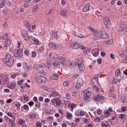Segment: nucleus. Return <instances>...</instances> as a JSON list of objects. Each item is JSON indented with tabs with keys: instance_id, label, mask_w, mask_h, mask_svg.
<instances>
[{
	"instance_id": "1",
	"label": "nucleus",
	"mask_w": 127,
	"mask_h": 127,
	"mask_svg": "<svg viewBox=\"0 0 127 127\" xmlns=\"http://www.w3.org/2000/svg\"><path fill=\"white\" fill-rule=\"evenodd\" d=\"M4 60L6 65L9 67L11 66L14 62V57L13 56H11L8 53L6 54Z\"/></svg>"
},
{
	"instance_id": "2",
	"label": "nucleus",
	"mask_w": 127,
	"mask_h": 127,
	"mask_svg": "<svg viewBox=\"0 0 127 127\" xmlns=\"http://www.w3.org/2000/svg\"><path fill=\"white\" fill-rule=\"evenodd\" d=\"M14 52L13 55L15 57H17L18 56L20 58L23 57V51L22 48L15 51Z\"/></svg>"
},
{
	"instance_id": "3",
	"label": "nucleus",
	"mask_w": 127,
	"mask_h": 127,
	"mask_svg": "<svg viewBox=\"0 0 127 127\" xmlns=\"http://www.w3.org/2000/svg\"><path fill=\"white\" fill-rule=\"evenodd\" d=\"M84 92V94L83 97L84 98L87 102L89 101L90 99L89 97L91 95L90 92L87 90H85Z\"/></svg>"
},
{
	"instance_id": "4",
	"label": "nucleus",
	"mask_w": 127,
	"mask_h": 127,
	"mask_svg": "<svg viewBox=\"0 0 127 127\" xmlns=\"http://www.w3.org/2000/svg\"><path fill=\"white\" fill-rule=\"evenodd\" d=\"M103 22L104 25L107 27H109L111 24L110 20L107 16L105 17L103 19Z\"/></svg>"
},
{
	"instance_id": "5",
	"label": "nucleus",
	"mask_w": 127,
	"mask_h": 127,
	"mask_svg": "<svg viewBox=\"0 0 127 127\" xmlns=\"http://www.w3.org/2000/svg\"><path fill=\"white\" fill-rule=\"evenodd\" d=\"M80 61V63L78 64V68L81 72H83L85 69V67L84 64V60L82 59Z\"/></svg>"
},
{
	"instance_id": "6",
	"label": "nucleus",
	"mask_w": 127,
	"mask_h": 127,
	"mask_svg": "<svg viewBox=\"0 0 127 127\" xmlns=\"http://www.w3.org/2000/svg\"><path fill=\"white\" fill-rule=\"evenodd\" d=\"M93 39L95 40H97L100 38V32L97 31H95L93 32L92 36Z\"/></svg>"
},
{
	"instance_id": "7",
	"label": "nucleus",
	"mask_w": 127,
	"mask_h": 127,
	"mask_svg": "<svg viewBox=\"0 0 127 127\" xmlns=\"http://www.w3.org/2000/svg\"><path fill=\"white\" fill-rule=\"evenodd\" d=\"M100 37L103 39H107L109 36L107 33L105 31H100Z\"/></svg>"
},
{
	"instance_id": "8",
	"label": "nucleus",
	"mask_w": 127,
	"mask_h": 127,
	"mask_svg": "<svg viewBox=\"0 0 127 127\" xmlns=\"http://www.w3.org/2000/svg\"><path fill=\"white\" fill-rule=\"evenodd\" d=\"M36 82L38 83L45 82L46 80V79L43 76H40L36 78Z\"/></svg>"
},
{
	"instance_id": "9",
	"label": "nucleus",
	"mask_w": 127,
	"mask_h": 127,
	"mask_svg": "<svg viewBox=\"0 0 127 127\" xmlns=\"http://www.w3.org/2000/svg\"><path fill=\"white\" fill-rule=\"evenodd\" d=\"M83 81L82 79L79 78L77 82L76 88L79 89L80 87L83 85Z\"/></svg>"
},
{
	"instance_id": "10",
	"label": "nucleus",
	"mask_w": 127,
	"mask_h": 127,
	"mask_svg": "<svg viewBox=\"0 0 127 127\" xmlns=\"http://www.w3.org/2000/svg\"><path fill=\"white\" fill-rule=\"evenodd\" d=\"M74 31V32H73L72 34L75 36L80 38H83L84 37V35L82 34L79 33L76 34V33H77L78 31V28H75Z\"/></svg>"
},
{
	"instance_id": "11",
	"label": "nucleus",
	"mask_w": 127,
	"mask_h": 127,
	"mask_svg": "<svg viewBox=\"0 0 127 127\" xmlns=\"http://www.w3.org/2000/svg\"><path fill=\"white\" fill-rule=\"evenodd\" d=\"M94 99L96 101H98L102 103L104 98L103 96H102L97 95V96L95 97Z\"/></svg>"
},
{
	"instance_id": "12",
	"label": "nucleus",
	"mask_w": 127,
	"mask_h": 127,
	"mask_svg": "<svg viewBox=\"0 0 127 127\" xmlns=\"http://www.w3.org/2000/svg\"><path fill=\"white\" fill-rule=\"evenodd\" d=\"M22 35L24 39L27 40H28L29 39V36L27 32L24 31L22 33Z\"/></svg>"
},
{
	"instance_id": "13",
	"label": "nucleus",
	"mask_w": 127,
	"mask_h": 127,
	"mask_svg": "<svg viewBox=\"0 0 127 127\" xmlns=\"http://www.w3.org/2000/svg\"><path fill=\"white\" fill-rule=\"evenodd\" d=\"M90 4L88 3L82 9L83 11V12H86L89 11L90 8Z\"/></svg>"
},
{
	"instance_id": "14",
	"label": "nucleus",
	"mask_w": 127,
	"mask_h": 127,
	"mask_svg": "<svg viewBox=\"0 0 127 127\" xmlns=\"http://www.w3.org/2000/svg\"><path fill=\"white\" fill-rule=\"evenodd\" d=\"M3 82L4 85L8 83V79L7 76L5 75H4L2 76Z\"/></svg>"
},
{
	"instance_id": "15",
	"label": "nucleus",
	"mask_w": 127,
	"mask_h": 127,
	"mask_svg": "<svg viewBox=\"0 0 127 127\" xmlns=\"http://www.w3.org/2000/svg\"><path fill=\"white\" fill-rule=\"evenodd\" d=\"M48 45L51 48H52L55 47L56 48H58L59 47V45L58 44L54 42H51L50 43L48 44Z\"/></svg>"
},
{
	"instance_id": "16",
	"label": "nucleus",
	"mask_w": 127,
	"mask_h": 127,
	"mask_svg": "<svg viewBox=\"0 0 127 127\" xmlns=\"http://www.w3.org/2000/svg\"><path fill=\"white\" fill-rule=\"evenodd\" d=\"M16 84L14 82H13L7 85V87L12 90H13L16 87Z\"/></svg>"
},
{
	"instance_id": "17",
	"label": "nucleus",
	"mask_w": 127,
	"mask_h": 127,
	"mask_svg": "<svg viewBox=\"0 0 127 127\" xmlns=\"http://www.w3.org/2000/svg\"><path fill=\"white\" fill-rule=\"evenodd\" d=\"M36 114L33 112H30L29 114V118L31 120L34 119L36 117Z\"/></svg>"
},
{
	"instance_id": "18",
	"label": "nucleus",
	"mask_w": 127,
	"mask_h": 127,
	"mask_svg": "<svg viewBox=\"0 0 127 127\" xmlns=\"http://www.w3.org/2000/svg\"><path fill=\"white\" fill-rule=\"evenodd\" d=\"M80 47V45L78 43L76 42H72V48L77 49Z\"/></svg>"
},
{
	"instance_id": "19",
	"label": "nucleus",
	"mask_w": 127,
	"mask_h": 127,
	"mask_svg": "<svg viewBox=\"0 0 127 127\" xmlns=\"http://www.w3.org/2000/svg\"><path fill=\"white\" fill-rule=\"evenodd\" d=\"M111 113L108 111L107 110H105L104 112V116L105 117H109Z\"/></svg>"
},
{
	"instance_id": "20",
	"label": "nucleus",
	"mask_w": 127,
	"mask_h": 127,
	"mask_svg": "<svg viewBox=\"0 0 127 127\" xmlns=\"http://www.w3.org/2000/svg\"><path fill=\"white\" fill-rule=\"evenodd\" d=\"M55 101L56 104V105L58 106H60L61 105V103L60 101V100L58 98H56L55 99Z\"/></svg>"
},
{
	"instance_id": "21",
	"label": "nucleus",
	"mask_w": 127,
	"mask_h": 127,
	"mask_svg": "<svg viewBox=\"0 0 127 127\" xmlns=\"http://www.w3.org/2000/svg\"><path fill=\"white\" fill-rule=\"evenodd\" d=\"M43 67V66L42 65L40 64L34 66L33 67V69L35 70H36L42 68Z\"/></svg>"
},
{
	"instance_id": "22",
	"label": "nucleus",
	"mask_w": 127,
	"mask_h": 127,
	"mask_svg": "<svg viewBox=\"0 0 127 127\" xmlns=\"http://www.w3.org/2000/svg\"><path fill=\"white\" fill-rule=\"evenodd\" d=\"M24 109L25 110L28 111L29 110V106L26 104L24 105L23 106L21 107V110L23 111V109Z\"/></svg>"
},
{
	"instance_id": "23",
	"label": "nucleus",
	"mask_w": 127,
	"mask_h": 127,
	"mask_svg": "<svg viewBox=\"0 0 127 127\" xmlns=\"http://www.w3.org/2000/svg\"><path fill=\"white\" fill-rule=\"evenodd\" d=\"M112 43V41L111 39L107 41H104L103 43L104 44L106 45H109L111 44Z\"/></svg>"
},
{
	"instance_id": "24",
	"label": "nucleus",
	"mask_w": 127,
	"mask_h": 127,
	"mask_svg": "<svg viewBox=\"0 0 127 127\" xmlns=\"http://www.w3.org/2000/svg\"><path fill=\"white\" fill-rule=\"evenodd\" d=\"M51 78L54 80H58L59 79V75L55 74H54L51 75Z\"/></svg>"
},
{
	"instance_id": "25",
	"label": "nucleus",
	"mask_w": 127,
	"mask_h": 127,
	"mask_svg": "<svg viewBox=\"0 0 127 127\" xmlns=\"http://www.w3.org/2000/svg\"><path fill=\"white\" fill-rule=\"evenodd\" d=\"M24 68L25 70L27 71H29L31 68V66H28L26 64L24 65Z\"/></svg>"
},
{
	"instance_id": "26",
	"label": "nucleus",
	"mask_w": 127,
	"mask_h": 127,
	"mask_svg": "<svg viewBox=\"0 0 127 127\" xmlns=\"http://www.w3.org/2000/svg\"><path fill=\"white\" fill-rule=\"evenodd\" d=\"M65 56L63 55L62 57H59L58 58V61H60L62 62H64L65 60Z\"/></svg>"
},
{
	"instance_id": "27",
	"label": "nucleus",
	"mask_w": 127,
	"mask_h": 127,
	"mask_svg": "<svg viewBox=\"0 0 127 127\" xmlns=\"http://www.w3.org/2000/svg\"><path fill=\"white\" fill-rule=\"evenodd\" d=\"M58 32H54L53 33L52 35L56 39H57L58 37L59 36V35H58Z\"/></svg>"
},
{
	"instance_id": "28",
	"label": "nucleus",
	"mask_w": 127,
	"mask_h": 127,
	"mask_svg": "<svg viewBox=\"0 0 127 127\" xmlns=\"http://www.w3.org/2000/svg\"><path fill=\"white\" fill-rule=\"evenodd\" d=\"M126 22H122L121 23L120 27L122 29H123L126 26Z\"/></svg>"
},
{
	"instance_id": "29",
	"label": "nucleus",
	"mask_w": 127,
	"mask_h": 127,
	"mask_svg": "<svg viewBox=\"0 0 127 127\" xmlns=\"http://www.w3.org/2000/svg\"><path fill=\"white\" fill-rule=\"evenodd\" d=\"M61 14L62 16H65L67 15V11L65 10H62L61 11Z\"/></svg>"
},
{
	"instance_id": "30",
	"label": "nucleus",
	"mask_w": 127,
	"mask_h": 127,
	"mask_svg": "<svg viewBox=\"0 0 127 127\" xmlns=\"http://www.w3.org/2000/svg\"><path fill=\"white\" fill-rule=\"evenodd\" d=\"M60 64V63L57 61H56L53 63V65L55 67H57L59 66Z\"/></svg>"
},
{
	"instance_id": "31",
	"label": "nucleus",
	"mask_w": 127,
	"mask_h": 127,
	"mask_svg": "<svg viewBox=\"0 0 127 127\" xmlns=\"http://www.w3.org/2000/svg\"><path fill=\"white\" fill-rule=\"evenodd\" d=\"M120 70L119 69H117L115 72V75L117 77H119L120 76Z\"/></svg>"
},
{
	"instance_id": "32",
	"label": "nucleus",
	"mask_w": 127,
	"mask_h": 127,
	"mask_svg": "<svg viewBox=\"0 0 127 127\" xmlns=\"http://www.w3.org/2000/svg\"><path fill=\"white\" fill-rule=\"evenodd\" d=\"M6 4L5 1L3 0L0 3V8L3 7Z\"/></svg>"
},
{
	"instance_id": "33",
	"label": "nucleus",
	"mask_w": 127,
	"mask_h": 127,
	"mask_svg": "<svg viewBox=\"0 0 127 127\" xmlns=\"http://www.w3.org/2000/svg\"><path fill=\"white\" fill-rule=\"evenodd\" d=\"M11 44V41L9 39L6 40L5 41V44L6 46H8Z\"/></svg>"
},
{
	"instance_id": "34",
	"label": "nucleus",
	"mask_w": 127,
	"mask_h": 127,
	"mask_svg": "<svg viewBox=\"0 0 127 127\" xmlns=\"http://www.w3.org/2000/svg\"><path fill=\"white\" fill-rule=\"evenodd\" d=\"M24 25L27 28H29V27L31 26L30 24L28 22L26 21L24 23Z\"/></svg>"
},
{
	"instance_id": "35",
	"label": "nucleus",
	"mask_w": 127,
	"mask_h": 127,
	"mask_svg": "<svg viewBox=\"0 0 127 127\" xmlns=\"http://www.w3.org/2000/svg\"><path fill=\"white\" fill-rule=\"evenodd\" d=\"M125 115L123 114H121L119 116V118L122 120L124 119Z\"/></svg>"
},
{
	"instance_id": "36",
	"label": "nucleus",
	"mask_w": 127,
	"mask_h": 127,
	"mask_svg": "<svg viewBox=\"0 0 127 127\" xmlns=\"http://www.w3.org/2000/svg\"><path fill=\"white\" fill-rule=\"evenodd\" d=\"M79 74L78 73H75L73 75V77L75 78H78L79 76Z\"/></svg>"
},
{
	"instance_id": "37",
	"label": "nucleus",
	"mask_w": 127,
	"mask_h": 127,
	"mask_svg": "<svg viewBox=\"0 0 127 127\" xmlns=\"http://www.w3.org/2000/svg\"><path fill=\"white\" fill-rule=\"evenodd\" d=\"M67 118L68 119H71V114L70 113H67L66 114Z\"/></svg>"
},
{
	"instance_id": "38",
	"label": "nucleus",
	"mask_w": 127,
	"mask_h": 127,
	"mask_svg": "<svg viewBox=\"0 0 127 127\" xmlns=\"http://www.w3.org/2000/svg\"><path fill=\"white\" fill-rule=\"evenodd\" d=\"M102 111L100 109H98L97 110V113L98 115L101 114L102 113Z\"/></svg>"
},
{
	"instance_id": "39",
	"label": "nucleus",
	"mask_w": 127,
	"mask_h": 127,
	"mask_svg": "<svg viewBox=\"0 0 127 127\" xmlns=\"http://www.w3.org/2000/svg\"><path fill=\"white\" fill-rule=\"evenodd\" d=\"M15 106L17 107H19L21 106V104L20 102L16 101L15 103Z\"/></svg>"
},
{
	"instance_id": "40",
	"label": "nucleus",
	"mask_w": 127,
	"mask_h": 127,
	"mask_svg": "<svg viewBox=\"0 0 127 127\" xmlns=\"http://www.w3.org/2000/svg\"><path fill=\"white\" fill-rule=\"evenodd\" d=\"M88 28L90 31L93 32H94L95 31H96L91 26L88 27Z\"/></svg>"
},
{
	"instance_id": "41",
	"label": "nucleus",
	"mask_w": 127,
	"mask_h": 127,
	"mask_svg": "<svg viewBox=\"0 0 127 127\" xmlns=\"http://www.w3.org/2000/svg\"><path fill=\"white\" fill-rule=\"evenodd\" d=\"M19 124L21 125H23L24 123V121L22 119H20L19 121Z\"/></svg>"
},
{
	"instance_id": "42",
	"label": "nucleus",
	"mask_w": 127,
	"mask_h": 127,
	"mask_svg": "<svg viewBox=\"0 0 127 127\" xmlns=\"http://www.w3.org/2000/svg\"><path fill=\"white\" fill-rule=\"evenodd\" d=\"M58 95V93L56 91L53 92L52 94V95L54 97H56Z\"/></svg>"
},
{
	"instance_id": "43",
	"label": "nucleus",
	"mask_w": 127,
	"mask_h": 127,
	"mask_svg": "<svg viewBox=\"0 0 127 127\" xmlns=\"http://www.w3.org/2000/svg\"><path fill=\"white\" fill-rule=\"evenodd\" d=\"M114 92V89L113 87L110 91L109 93L110 95H112L113 94Z\"/></svg>"
},
{
	"instance_id": "44",
	"label": "nucleus",
	"mask_w": 127,
	"mask_h": 127,
	"mask_svg": "<svg viewBox=\"0 0 127 127\" xmlns=\"http://www.w3.org/2000/svg\"><path fill=\"white\" fill-rule=\"evenodd\" d=\"M95 121L96 122H99L100 121V118L98 117H97L95 118Z\"/></svg>"
},
{
	"instance_id": "45",
	"label": "nucleus",
	"mask_w": 127,
	"mask_h": 127,
	"mask_svg": "<svg viewBox=\"0 0 127 127\" xmlns=\"http://www.w3.org/2000/svg\"><path fill=\"white\" fill-rule=\"evenodd\" d=\"M38 9V6L37 5L34 6L33 8V11L34 12H36Z\"/></svg>"
},
{
	"instance_id": "46",
	"label": "nucleus",
	"mask_w": 127,
	"mask_h": 127,
	"mask_svg": "<svg viewBox=\"0 0 127 127\" xmlns=\"http://www.w3.org/2000/svg\"><path fill=\"white\" fill-rule=\"evenodd\" d=\"M24 81L23 80V79L21 80L20 81H19L17 82V84L18 85H20L22 84Z\"/></svg>"
},
{
	"instance_id": "47",
	"label": "nucleus",
	"mask_w": 127,
	"mask_h": 127,
	"mask_svg": "<svg viewBox=\"0 0 127 127\" xmlns=\"http://www.w3.org/2000/svg\"><path fill=\"white\" fill-rule=\"evenodd\" d=\"M45 113L49 114H52L53 113V112L52 111H50L48 112V111L46 110L45 111Z\"/></svg>"
},
{
	"instance_id": "48",
	"label": "nucleus",
	"mask_w": 127,
	"mask_h": 127,
	"mask_svg": "<svg viewBox=\"0 0 127 127\" xmlns=\"http://www.w3.org/2000/svg\"><path fill=\"white\" fill-rule=\"evenodd\" d=\"M42 124L39 122H37L36 124V125L37 127H41Z\"/></svg>"
},
{
	"instance_id": "49",
	"label": "nucleus",
	"mask_w": 127,
	"mask_h": 127,
	"mask_svg": "<svg viewBox=\"0 0 127 127\" xmlns=\"http://www.w3.org/2000/svg\"><path fill=\"white\" fill-rule=\"evenodd\" d=\"M36 55V53L34 51H32V57H34Z\"/></svg>"
},
{
	"instance_id": "50",
	"label": "nucleus",
	"mask_w": 127,
	"mask_h": 127,
	"mask_svg": "<svg viewBox=\"0 0 127 127\" xmlns=\"http://www.w3.org/2000/svg\"><path fill=\"white\" fill-rule=\"evenodd\" d=\"M24 99L25 101H28L29 100V97L27 95H25L24 97Z\"/></svg>"
},
{
	"instance_id": "51",
	"label": "nucleus",
	"mask_w": 127,
	"mask_h": 127,
	"mask_svg": "<svg viewBox=\"0 0 127 127\" xmlns=\"http://www.w3.org/2000/svg\"><path fill=\"white\" fill-rule=\"evenodd\" d=\"M7 115L8 116L11 118L13 117V115L11 112H8L7 114Z\"/></svg>"
},
{
	"instance_id": "52",
	"label": "nucleus",
	"mask_w": 127,
	"mask_h": 127,
	"mask_svg": "<svg viewBox=\"0 0 127 127\" xmlns=\"http://www.w3.org/2000/svg\"><path fill=\"white\" fill-rule=\"evenodd\" d=\"M66 65L68 66H70L71 64V62L70 61L68 60L66 63Z\"/></svg>"
},
{
	"instance_id": "53",
	"label": "nucleus",
	"mask_w": 127,
	"mask_h": 127,
	"mask_svg": "<svg viewBox=\"0 0 127 127\" xmlns=\"http://www.w3.org/2000/svg\"><path fill=\"white\" fill-rule=\"evenodd\" d=\"M25 54L27 56H28L29 54V50H26L24 52Z\"/></svg>"
},
{
	"instance_id": "54",
	"label": "nucleus",
	"mask_w": 127,
	"mask_h": 127,
	"mask_svg": "<svg viewBox=\"0 0 127 127\" xmlns=\"http://www.w3.org/2000/svg\"><path fill=\"white\" fill-rule=\"evenodd\" d=\"M61 3L63 6L65 5L66 3V2L64 0H62L61 1Z\"/></svg>"
},
{
	"instance_id": "55",
	"label": "nucleus",
	"mask_w": 127,
	"mask_h": 127,
	"mask_svg": "<svg viewBox=\"0 0 127 127\" xmlns=\"http://www.w3.org/2000/svg\"><path fill=\"white\" fill-rule=\"evenodd\" d=\"M99 53L98 51H95L94 54L93 56L95 57H96L98 55Z\"/></svg>"
},
{
	"instance_id": "56",
	"label": "nucleus",
	"mask_w": 127,
	"mask_h": 127,
	"mask_svg": "<svg viewBox=\"0 0 127 127\" xmlns=\"http://www.w3.org/2000/svg\"><path fill=\"white\" fill-rule=\"evenodd\" d=\"M77 106L75 104L73 103L72 104V111L73 110V109L77 107Z\"/></svg>"
},
{
	"instance_id": "57",
	"label": "nucleus",
	"mask_w": 127,
	"mask_h": 127,
	"mask_svg": "<svg viewBox=\"0 0 127 127\" xmlns=\"http://www.w3.org/2000/svg\"><path fill=\"white\" fill-rule=\"evenodd\" d=\"M44 49V48L43 46L40 47L38 50V51L39 52H41L42 51H43Z\"/></svg>"
},
{
	"instance_id": "58",
	"label": "nucleus",
	"mask_w": 127,
	"mask_h": 127,
	"mask_svg": "<svg viewBox=\"0 0 127 127\" xmlns=\"http://www.w3.org/2000/svg\"><path fill=\"white\" fill-rule=\"evenodd\" d=\"M51 64L50 62H47V66L48 68H49L51 66Z\"/></svg>"
},
{
	"instance_id": "59",
	"label": "nucleus",
	"mask_w": 127,
	"mask_h": 127,
	"mask_svg": "<svg viewBox=\"0 0 127 127\" xmlns=\"http://www.w3.org/2000/svg\"><path fill=\"white\" fill-rule=\"evenodd\" d=\"M121 110L123 112H125L127 110V109L125 107H123L121 108Z\"/></svg>"
},
{
	"instance_id": "60",
	"label": "nucleus",
	"mask_w": 127,
	"mask_h": 127,
	"mask_svg": "<svg viewBox=\"0 0 127 127\" xmlns=\"http://www.w3.org/2000/svg\"><path fill=\"white\" fill-rule=\"evenodd\" d=\"M69 83L68 82L66 81L63 83V84L64 86H66Z\"/></svg>"
},
{
	"instance_id": "61",
	"label": "nucleus",
	"mask_w": 127,
	"mask_h": 127,
	"mask_svg": "<svg viewBox=\"0 0 127 127\" xmlns=\"http://www.w3.org/2000/svg\"><path fill=\"white\" fill-rule=\"evenodd\" d=\"M77 95V92H73L72 93V95L74 97H75Z\"/></svg>"
},
{
	"instance_id": "62",
	"label": "nucleus",
	"mask_w": 127,
	"mask_h": 127,
	"mask_svg": "<svg viewBox=\"0 0 127 127\" xmlns=\"http://www.w3.org/2000/svg\"><path fill=\"white\" fill-rule=\"evenodd\" d=\"M117 82V79H115L113 80L112 82V84H116Z\"/></svg>"
},
{
	"instance_id": "63",
	"label": "nucleus",
	"mask_w": 127,
	"mask_h": 127,
	"mask_svg": "<svg viewBox=\"0 0 127 127\" xmlns=\"http://www.w3.org/2000/svg\"><path fill=\"white\" fill-rule=\"evenodd\" d=\"M84 112L83 110L81 111L80 112V114L81 116H83L84 115Z\"/></svg>"
},
{
	"instance_id": "64",
	"label": "nucleus",
	"mask_w": 127,
	"mask_h": 127,
	"mask_svg": "<svg viewBox=\"0 0 127 127\" xmlns=\"http://www.w3.org/2000/svg\"><path fill=\"white\" fill-rule=\"evenodd\" d=\"M100 54L102 56L104 57L106 55V53L103 52H101Z\"/></svg>"
}]
</instances>
